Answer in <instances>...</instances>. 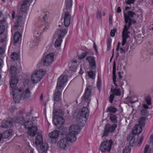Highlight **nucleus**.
<instances>
[{
	"mask_svg": "<svg viewBox=\"0 0 153 153\" xmlns=\"http://www.w3.org/2000/svg\"><path fill=\"white\" fill-rule=\"evenodd\" d=\"M102 13L100 11L98 10L97 13V18L98 19H101L102 18Z\"/></svg>",
	"mask_w": 153,
	"mask_h": 153,
	"instance_id": "09e8293b",
	"label": "nucleus"
},
{
	"mask_svg": "<svg viewBox=\"0 0 153 153\" xmlns=\"http://www.w3.org/2000/svg\"><path fill=\"white\" fill-rule=\"evenodd\" d=\"M65 4L67 10L69 9L72 7V0H65Z\"/></svg>",
	"mask_w": 153,
	"mask_h": 153,
	"instance_id": "c9c22d12",
	"label": "nucleus"
},
{
	"mask_svg": "<svg viewBox=\"0 0 153 153\" xmlns=\"http://www.w3.org/2000/svg\"><path fill=\"white\" fill-rule=\"evenodd\" d=\"M11 58L13 60H18L19 58L18 54L15 52H13L11 55Z\"/></svg>",
	"mask_w": 153,
	"mask_h": 153,
	"instance_id": "58836bf2",
	"label": "nucleus"
},
{
	"mask_svg": "<svg viewBox=\"0 0 153 153\" xmlns=\"http://www.w3.org/2000/svg\"><path fill=\"white\" fill-rule=\"evenodd\" d=\"M125 22L126 25L128 24V28H130L132 23L134 24L136 23V22L134 19H129L127 18L126 16H124Z\"/></svg>",
	"mask_w": 153,
	"mask_h": 153,
	"instance_id": "bb28decb",
	"label": "nucleus"
},
{
	"mask_svg": "<svg viewBox=\"0 0 153 153\" xmlns=\"http://www.w3.org/2000/svg\"><path fill=\"white\" fill-rule=\"evenodd\" d=\"M140 114L146 116L148 115V112L147 110L143 108L140 112Z\"/></svg>",
	"mask_w": 153,
	"mask_h": 153,
	"instance_id": "c03bdc74",
	"label": "nucleus"
},
{
	"mask_svg": "<svg viewBox=\"0 0 153 153\" xmlns=\"http://www.w3.org/2000/svg\"><path fill=\"white\" fill-rule=\"evenodd\" d=\"M21 35L19 32H15L13 37L14 43L18 42L19 40L21 38Z\"/></svg>",
	"mask_w": 153,
	"mask_h": 153,
	"instance_id": "7c9ffc66",
	"label": "nucleus"
},
{
	"mask_svg": "<svg viewBox=\"0 0 153 153\" xmlns=\"http://www.w3.org/2000/svg\"><path fill=\"white\" fill-rule=\"evenodd\" d=\"M20 25V23L16 21L15 23V25L14 26V28L15 30H17L19 28V27Z\"/></svg>",
	"mask_w": 153,
	"mask_h": 153,
	"instance_id": "de8ad7c7",
	"label": "nucleus"
},
{
	"mask_svg": "<svg viewBox=\"0 0 153 153\" xmlns=\"http://www.w3.org/2000/svg\"><path fill=\"white\" fill-rule=\"evenodd\" d=\"M91 88L90 85L87 86L85 89V92L84 95L82 97V101L85 103V105H86L88 106L90 102L91 99L90 97L91 94Z\"/></svg>",
	"mask_w": 153,
	"mask_h": 153,
	"instance_id": "39448f33",
	"label": "nucleus"
},
{
	"mask_svg": "<svg viewBox=\"0 0 153 153\" xmlns=\"http://www.w3.org/2000/svg\"><path fill=\"white\" fill-rule=\"evenodd\" d=\"M40 146V148L42 151H45L47 150L48 149V145L46 143H43L41 144Z\"/></svg>",
	"mask_w": 153,
	"mask_h": 153,
	"instance_id": "ea45409f",
	"label": "nucleus"
},
{
	"mask_svg": "<svg viewBox=\"0 0 153 153\" xmlns=\"http://www.w3.org/2000/svg\"><path fill=\"white\" fill-rule=\"evenodd\" d=\"M64 22V25L66 27H69L71 19V16L69 13L68 11H65L64 13L63 16Z\"/></svg>",
	"mask_w": 153,
	"mask_h": 153,
	"instance_id": "f8f14e48",
	"label": "nucleus"
},
{
	"mask_svg": "<svg viewBox=\"0 0 153 153\" xmlns=\"http://www.w3.org/2000/svg\"><path fill=\"white\" fill-rule=\"evenodd\" d=\"M123 15L130 19H132L136 16L135 13L133 10H128L127 13L123 11Z\"/></svg>",
	"mask_w": 153,
	"mask_h": 153,
	"instance_id": "412c9836",
	"label": "nucleus"
},
{
	"mask_svg": "<svg viewBox=\"0 0 153 153\" xmlns=\"http://www.w3.org/2000/svg\"><path fill=\"white\" fill-rule=\"evenodd\" d=\"M13 124V122L12 120L10 119H8L3 121L1 126L3 128H7L8 127H11Z\"/></svg>",
	"mask_w": 153,
	"mask_h": 153,
	"instance_id": "6ab92c4d",
	"label": "nucleus"
},
{
	"mask_svg": "<svg viewBox=\"0 0 153 153\" xmlns=\"http://www.w3.org/2000/svg\"><path fill=\"white\" fill-rule=\"evenodd\" d=\"M89 114L88 109L86 107L82 108L79 112L76 117L77 124L81 126H84L88 119Z\"/></svg>",
	"mask_w": 153,
	"mask_h": 153,
	"instance_id": "f03ea898",
	"label": "nucleus"
},
{
	"mask_svg": "<svg viewBox=\"0 0 153 153\" xmlns=\"http://www.w3.org/2000/svg\"><path fill=\"white\" fill-rule=\"evenodd\" d=\"M112 16L109 15V24L112 25Z\"/></svg>",
	"mask_w": 153,
	"mask_h": 153,
	"instance_id": "e2e57ef3",
	"label": "nucleus"
},
{
	"mask_svg": "<svg viewBox=\"0 0 153 153\" xmlns=\"http://www.w3.org/2000/svg\"><path fill=\"white\" fill-rule=\"evenodd\" d=\"M97 85L98 89L100 90L101 85V82L100 81L98 80L97 82Z\"/></svg>",
	"mask_w": 153,
	"mask_h": 153,
	"instance_id": "6e6d98bb",
	"label": "nucleus"
},
{
	"mask_svg": "<svg viewBox=\"0 0 153 153\" xmlns=\"http://www.w3.org/2000/svg\"><path fill=\"white\" fill-rule=\"evenodd\" d=\"M54 55L53 53H50L46 55L42 60L44 66H48L51 64L53 61Z\"/></svg>",
	"mask_w": 153,
	"mask_h": 153,
	"instance_id": "9b49d317",
	"label": "nucleus"
},
{
	"mask_svg": "<svg viewBox=\"0 0 153 153\" xmlns=\"http://www.w3.org/2000/svg\"><path fill=\"white\" fill-rule=\"evenodd\" d=\"M113 144L111 140H106L102 142L100 146V149L102 152L107 151L109 152Z\"/></svg>",
	"mask_w": 153,
	"mask_h": 153,
	"instance_id": "1a4fd4ad",
	"label": "nucleus"
},
{
	"mask_svg": "<svg viewBox=\"0 0 153 153\" xmlns=\"http://www.w3.org/2000/svg\"><path fill=\"white\" fill-rule=\"evenodd\" d=\"M63 115L62 111L61 110H59L53 112V123L59 129L63 125L65 122V120L62 117Z\"/></svg>",
	"mask_w": 153,
	"mask_h": 153,
	"instance_id": "7ed1b4c3",
	"label": "nucleus"
},
{
	"mask_svg": "<svg viewBox=\"0 0 153 153\" xmlns=\"http://www.w3.org/2000/svg\"><path fill=\"white\" fill-rule=\"evenodd\" d=\"M10 74L11 76L10 84L11 88L16 86L19 81V78L17 76L16 68L13 66H12L9 69Z\"/></svg>",
	"mask_w": 153,
	"mask_h": 153,
	"instance_id": "20e7f679",
	"label": "nucleus"
},
{
	"mask_svg": "<svg viewBox=\"0 0 153 153\" xmlns=\"http://www.w3.org/2000/svg\"><path fill=\"white\" fill-rule=\"evenodd\" d=\"M129 36L128 35H127V33H126V34H125L124 33H122V38L123 39H125L126 40L127 39L128 37Z\"/></svg>",
	"mask_w": 153,
	"mask_h": 153,
	"instance_id": "13d9d810",
	"label": "nucleus"
},
{
	"mask_svg": "<svg viewBox=\"0 0 153 153\" xmlns=\"http://www.w3.org/2000/svg\"><path fill=\"white\" fill-rule=\"evenodd\" d=\"M59 135V131L58 130H55L50 133L48 135L51 139H54V141L56 142V139L57 138Z\"/></svg>",
	"mask_w": 153,
	"mask_h": 153,
	"instance_id": "b1692460",
	"label": "nucleus"
},
{
	"mask_svg": "<svg viewBox=\"0 0 153 153\" xmlns=\"http://www.w3.org/2000/svg\"><path fill=\"white\" fill-rule=\"evenodd\" d=\"M109 118L110 120L112 123H116L117 122V117L116 115L110 113L109 114Z\"/></svg>",
	"mask_w": 153,
	"mask_h": 153,
	"instance_id": "72a5a7b5",
	"label": "nucleus"
},
{
	"mask_svg": "<svg viewBox=\"0 0 153 153\" xmlns=\"http://www.w3.org/2000/svg\"><path fill=\"white\" fill-rule=\"evenodd\" d=\"M87 53L86 52H84L82 53L79 56V58L80 59H82L84 58L87 56Z\"/></svg>",
	"mask_w": 153,
	"mask_h": 153,
	"instance_id": "a18cd8bd",
	"label": "nucleus"
},
{
	"mask_svg": "<svg viewBox=\"0 0 153 153\" xmlns=\"http://www.w3.org/2000/svg\"><path fill=\"white\" fill-rule=\"evenodd\" d=\"M37 131V128L35 126H32L31 127L28 128V133L29 135L31 137L35 136Z\"/></svg>",
	"mask_w": 153,
	"mask_h": 153,
	"instance_id": "aec40b11",
	"label": "nucleus"
},
{
	"mask_svg": "<svg viewBox=\"0 0 153 153\" xmlns=\"http://www.w3.org/2000/svg\"><path fill=\"white\" fill-rule=\"evenodd\" d=\"M129 28H128V26H127V25H125L124 26L123 30V31L122 33H125L127 32L128 31Z\"/></svg>",
	"mask_w": 153,
	"mask_h": 153,
	"instance_id": "864d4df0",
	"label": "nucleus"
},
{
	"mask_svg": "<svg viewBox=\"0 0 153 153\" xmlns=\"http://www.w3.org/2000/svg\"><path fill=\"white\" fill-rule=\"evenodd\" d=\"M61 89H58L56 88L54 91V92L53 93V99L56 101L58 102L61 99V92H60L59 90H61Z\"/></svg>",
	"mask_w": 153,
	"mask_h": 153,
	"instance_id": "a211bd4d",
	"label": "nucleus"
},
{
	"mask_svg": "<svg viewBox=\"0 0 153 153\" xmlns=\"http://www.w3.org/2000/svg\"><path fill=\"white\" fill-rule=\"evenodd\" d=\"M29 1V0H24L23 4L21 5L20 9V11L22 12H25L28 9L27 4Z\"/></svg>",
	"mask_w": 153,
	"mask_h": 153,
	"instance_id": "c85d7f7f",
	"label": "nucleus"
},
{
	"mask_svg": "<svg viewBox=\"0 0 153 153\" xmlns=\"http://www.w3.org/2000/svg\"><path fill=\"white\" fill-rule=\"evenodd\" d=\"M80 130L79 127L76 124L72 125L69 129V133L77 134Z\"/></svg>",
	"mask_w": 153,
	"mask_h": 153,
	"instance_id": "f3484780",
	"label": "nucleus"
},
{
	"mask_svg": "<svg viewBox=\"0 0 153 153\" xmlns=\"http://www.w3.org/2000/svg\"><path fill=\"white\" fill-rule=\"evenodd\" d=\"M135 0H128L126 1V3L128 4H134Z\"/></svg>",
	"mask_w": 153,
	"mask_h": 153,
	"instance_id": "5fc2aeb1",
	"label": "nucleus"
},
{
	"mask_svg": "<svg viewBox=\"0 0 153 153\" xmlns=\"http://www.w3.org/2000/svg\"><path fill=\"white\" fill-rule=\"evenodd\" d=\"M11 88L13 92L12 94L13 100L16 103H18L22 98L24 101H26L30 97L31 93L28 88L26 89L24 91L21 88H15V87Z\"/></svg>",
	"mask_w": 153,
	"mask_h": 153,
	"instance_id": "f257e3e1",
	"label": "nucleus"
},
{
	"mask_svg": "<svg viewBox=\"0 0 153 153\" xmlns=\"http://www.w3.org/2000/svg\"><path fill=\"white\" fill-rule=\"evenodd\" d=\"M143 109H145L146 110V109H148L149 108L148 106L145 104H143Z\"/></svg>",
	"mask_w": 153,
	"mask_h": 153,
	"instance_id": "774afa93",
	"label": "nucleus"
},
{
	"mask_svg": "<svg viewBox=\"0 0 153 153\" xmlns=\"http://www.w3.org/2000/svg\"><path fill=\"white\" fill-rule=\"evenodd\" d=\"M67 81V76L65 75L60 76L58 79L56 88L61 89L65 85V83Z\"/></svg>",
	"mask_w": 153,
	"mask_h": 153,
	"instance_id": "9d476101",
	"label": "nucleus"
},
{
	"mask_svg": "<svg viewBox=\"0 0 153 153\" xmlns=\"http://www.w3.org/2000/svg\"><path fill=\"white\" fill-rule=\"evenodd\" d=\"M5 52V46L4 47H0V55L4 54Z\"/></svg>",
	"mask_w": 153,
	"mask_h": 153,
	"instance_id": "603ef678",
	"label": "nucleus"
},
{
	"mask_svg": "<svg viewBox=\"0 0 153 153\" xmlns=\"http://www.w3.org/2000/svg\"><path fill=\"white\" fill-rule=\"evenodd\" d=\"M6 24V21L4 19L1 20L0 21V25L5 24Z\"/></svg>",
	"mask_w": 153,
	"mask_h": 153,
	"instance_id": "0e129e2a",
	"label": "nucleus"
},
{
	"mask_svg": "<svg viewBox=\"0 0 153 153\" xmlns=\"http://www.w3.org/2000/svg\"><path fill=\"white\" fill-rule=\"evenodd\" d=\"M116 63L115 62V61L114 60V63L113 64V71H112V78H113V80L114 84L115 85V86L117 87V84L116 83L117 82V81L116 80Z\"/></svg>",
	"mask_w": 153,
	"mask_h": 153,
	"instance_id": "4be33fe9",
	"label": "nucleus"
},
{
	"mask_svg": "<svg viewBox=\"0 0 153 153\" xmlns=\"http://www.w3.org/2000/svg\"><path fill=\"white\" fill-rule=\"evenodd\" d=\"M67 29L61 28L57 31L58 37L55 43L56 47H58L60 46L62 41V38L67 33Z\"/></svg>",
	"mask_w": 153,
	"mask_h": 153,
	"instance_id": "0eeeda50",
	"label": "nucleus"
},
{
	"mask_svg": "<svg viewBox=\"0 0 153 153\" xmlns=\"http://www.w3.org/2000/svg\"><path fill=\"white\" fill-rule=\"evenodd\" d=\"M117 74L118 75V77L119 79H121L123 78V76H122L121 75V72H118L117 73Z\"/></svg>",
	"mask_w": 153,
	"mask_h": 153,
	"instance_id": "338daca9",
	"label": "nucleus"
},
{
	"mask_svg": "<svg viewBox=\"0 0 153 153\" xmlns=\"http://www.w3.org/2000/svg\"><path fill=\"white\" fill-rule=\"evenodd\" d=\"M110 92H111V94L109 97V102L112 103L114 98L115 95L119 96L121 95V92L120 89H113L112 88L111 89Z\"/></svg>",
	"mask_w": 153,
	"mask_h": 153,
	"instance_id": "ddd939ff",
	"label": "nucleus"
},
{
	"mask_svg": "<svg viewBox=\"0 0 153 153\" xmlns=\"http://www.w3.org/2000/svg\"><path fill=\"white\" fill-rule=\"evenodd\" d=\"M25 120L23 117H19L17 118L15 120V122L16 123L22 124L24 123Z\"/></svg>",
	"mask_w": 153,
	"mask_h": 153,
	"instance_id": "4c0bfd02",
	"label": "nucleus"
},
{
	"mask_svg": "<svg viewBox=\"0 0 153 153\" xmlns=\"http://www.w3.org/2000/svg\"><path fill=\"white\" fill-rule=\"evenodd\" d=\"M33 123L32 122V121L28 120L25 122L24 123V125L25 126V127L26 128H28L32 126H33Z\"/></svg>",
	"mask_w": 153,
	"mask_h": 153,
	"instance_id": "e433bc0d",
	"label": "nucleus"
},
{
	"mask_svg": "<svg viewBox=\"0 0 153 153\" xmlns=\"http://www.w3.org/2000/svg\"><path fill=\"white\" fill-rule=\"evenodd\" d=\"M5 27L4 25H0V35L2 34L4 31Z\"/></svg>",
	"mask_w": 153,
	"mask_h": 153,
	"instance_id": "8fccbe9b",
	"label": "nucleus"
},
{
	"mask_svg": "<svg viewBox=\"0 0 153 153\" xmlns=\"http://www.w3.org/2000/svg\"><path fill=\"white\" fill-rule=\"evenodd\" d=\"M74 134L69 133L66 135V139L68 140V141H69L71 143H73L76 140V137Z\"/></svg>",
	"mask_w": 153,
	"mask_h": 153,
	"instance_id": "a878e982",
	"label": "nucleus"
},
{
	"mask_svg": "<svg viewBox=\"0 0 153 153\" xmlns=\"http://www.w3.org/2000/svg\"><path fill=\"white\" fill-rule=\"evenodd\" d=\"M36 44L35 41L32 40H31L30 42H28L27 45L30 47L33 48L36 45Z\"/></svg>",
	"mask_w": 153,
	"mask_h": 153,
	"instance_id": "79ce46f5",
	"label": "nucleus"
},
{
	"mask_svg": "<svg viewBox=\"0 0 153 153\" xmlns=\"http://www.w3.org/2000/svg\"><path fill=\"white\" fill-rule=\"evenodd\" d=\"M142 131V128L138 125H135L134 127L133 128L132 133L131 134L134 135H138L140 134Z\"/></svg>",
	"mask_w": 153,
	"mask_h": 153,
	"instance_id": "5701e85b",
	"label": "nucleus"
},
{
	"mask_svg": "<svg viewBox=\"0 0 153 153\" xmlns=\"http://www.w3.org/2000/svg\"><path fill=\"white\" fill-rule=\"evenodd\" d=\"M48 13L47 12H43L41 14L43 19V22L44 23V27L42 29L43 31H45L48 28V25L47 23L48 16Z\"/></svg>",
	"mask_w": 153,
	"mask_h": 153,
	"instance_id": "dca6fc26",
	"label": "nucleus"
},
{
	"mask_svg": "<svg viewBox=\"0 0 153 153\" xmlns=\"http://www.w3.org/2000/svg\"><path fill=\"white\" fill-rule=\"evenodd\" d=\"M3 139L8 138L12 134V132L10 130H6L1 134Z\"/></svg>",
	"mask_w": 153,
	"mask_h": 153,
	"instance_id": "c756f323",
	"label": "nucleus"
},
{
	"mask_svg": "<svg viewBox=\"0 0 153 153\" xmlns=\"http://www.w3.org/2000/svg\"><path fill=\"white\" fill-rule=\"evenodd\" d=\"M22 19V16H19L18 17L17 21V22H21V20Z\"/></svg>",
	"mask_w": 153,
	"mask_h": 153,
	"instance_id": "69168bd1",
	"label": "nucleus"
},
{
	"mask_svg": "<svg viewBox=\"0 0 153 153\" xmlns=\"http://www.w3.org/2000/svg\"><path fill=\"white\" fill-rule=\"evenodd\" d=\"M86 60L88 62L91 67H94L96 66V62L94 57L88 56L86 57Z\"/></svg>",
	"mask_w": 153,
	"mask_h": 153,
	"instance_id": "cd10ccee",
	"label": "nucleus"
},
{
	"mask_svg": "<svg viewBox=\"0 0 153 153\" xmlns=\"http://www.w3.org/2000/svg\"><path fill=\"white\" fill-rule=\"evenodd\" d=\"M146 117H141L140 118L139 120V123L140 124V126L144 127L146 125Z\"/></svg>",
	"mask_w": 153,
	"mask_h": 153,
	"instance_id": "473e14b6",
	"label": "nucleus"
},
{
	"mask_svg": "<svg viewBox=\"0 0 153 153\" xmlns=\"http://www.w3.org/2000/svg\"><path fill=\"white\" fill-rule=\"evenodd\" d=\"M77 69L76 66H72L70 67V70L73 72H75Z\"/></svg>",
	"mask_w": 153,
	"mask_h": 153,
	"instance_id": "4d7b16f0",
	"label": "nucleus"
},
{
	"mask_svg": "<svg viewBox=\"0 0 153 153\" xmlns=\"http://www.w3.org/2000/svg\"><path fill=\"white\" fill-rule=\"evenodd\" d=\"M143 137L142 136L141 137L140 140H139V142H138V143L137 144V145L138 146H140V145L141 144L142 141H143Z\"/></svg>",
	"mask_w": 153,
	"mask_h": 153,
	"instance_id": "052dcab7",
	"label": "nucleus"
},
{
	"mask_svg": "<svg viewBox=\"0 0 153 153\" xmlns=\"http://www.w3.org/2000/svg\"><path fill=\"white\" fill-rule=\"evenodd\" d=\"M45 71L42 70L37 71L32 74L31 80L33 83H36L39 81L44 76Z\"/></svg>",
	"mask_w": 153,
	"mask_h": 153,
	"instance_id": "423d86ee",
	"label": "nucleus"
},
{
	"mask_svg": "<svg viewBox=\"0 0 153 153\" xmlns=\"http://www.w3.org/2000/svg\"><path fill=\"white\" fill-rule=\"evenodd\" d=\"M146 101L147 104L149 105L151 104V100L149 98H146Z\"/></svg>",
	"mask_w": 153,
	"mask_h": 153,
	"instance_id": "bf43d9fd",
	"label": "nucleus"
},
{
	"mask_svg": "<svg viewBox=\"0 0 153 153\" xmlns=\"http://www.w3.org/2000/svg\"><path fill=\"white\" fill-rule=\"evenodd\" d=\"M139 137V135H134L133 134H130L128 136L127 140L129 141V143L131 146H133L134 144L137 142V138Z\"/></svg>",
	"mask_w": 153,
	"mask_h": 153,
	"instance_id": "2eb2a0df",
	"label": "nucleus"
},
{
	"mask_svg": "<svg viewBox=\"0 0 153 153\" xmlns=\"http://www.w3.org/2000/svg\"><path fill=\"white\" fill-rule=\"evenodd\" d=\"M149 146L148 145H146L145 147L144 153H147Z\"/></svg>",
	"mask_w": 153,
	"mask_h": 153,
	"instance_id": "680f3d73",
	"label": "nucleus"
},
{
	"mask_svg": "<svg viewBox=\"0 0 153 153\" xmlns=\"http://www.w3.org/2000/svg\"><path fill=\"white\" fill-rule=\"evenodd\" d=\"M111 39L110 38H108L107 39V51H108L110 49L111 47Z\"/></svg>",
	"mask_w": 153,
	"mask_h": 153,
	"instance_id": "37998d69",
	"label": "nucleus"
},
{
	"mask_svg": "<svg viewBox=\"0 0 153 153\" xmlns=\"http://www.w3.org/2000/svg\"><path fill=\"white\" fill-rule=\"evenodd\" d=\"M117 127V125L116 123H114L112 125L109 124L105 125L102 137L104 136H107L109 133H112L114 132Z\"/></svg>",
	"mask_w": 153,
	"mask_h": 153,
	"instance_id": "6e6552de",
	"label": "nucleus"
},
{
	"mask_svg": "<svg viewBox=\"0 0 153 153\" xmlns=\"http://www.w3.org/2000/svg\"><path fill=\"white\" fill-rule=\"evenodd\" d=\"M43 142L42 135L39 132L37 133V135L35 138V143L36 145H40Z\"/></svg>",
	"mask_w": 153,
	"mask_h": 153,
	"instance_id": "393cba45",
	"label": "nucleus"
},
{
	"mask_svg": "<svg viewBox=\"0 0 153 153\" xmlns=\"http://www.w3.org/2000/svg\"><path fill=\"white\" fill-rule=\"evenodd\" d=\"M131 149L129 147H126L123 152L122 153H130Z\"/></svg>",
	"mask_w": 153,
	"mask_h": 153,
	"instance_id": "49530a36",
	"label": "nucleus"
},
{
	"mask_svg": "<svg viewBox=\"0 0 153 153\" xmlns=\"http://www.w3.org/2000/svg\"><path fill=\"white\" fill-rule=\"evenodd\" d=\"M95 74L93 71H90L88 72V75L89 77L93 79L95 78Z\"/></svg>",
	"mask_w": 153,
	"mask_h": 153,
	"instance_id": "a19ab883",
	"label": "nucleus"
},
{
	"mask_svg": "<svg viewBox=\"0 0 153 153\" xmlns=\"http://www.w3.org/2000/svg\"><path fill=\"white\" fill-rule=\"evenodd\" d=\"M117 31V29H112L110 32V35L112 37H114L115 35V32Z\"/></svg>",
	"mask_w": 153,
	"mask_h": 153,
	"instance_id": "3c124183",
	"label": "nucleus"
},
{
	"mask_svg": "<svg viewBox=\"0 0 153 153\" xmlns=\"http://www.w3.org/2000/svg\"><path fill=\"white\" fill-rule=\"evenodd\" d=\"M37 117H34L32 114L31 112L27 113L26 114V119L29 120H34Z\"/></svg>",
	"mask_w": 153,
	"mask_h": 153,
	"instance_id": "f704fd0d",
	"label": "nucleus"
},
{
	"mask_svg": "<svg viewBox=\"0 0 153 153\" xmlns=\"http://www.w3.org/2000/svg\"><path fill=\"white\" fill-rule=\"evenodd\" d=\"M117 111V109L115 107L111 106L107 107L106 110V112H110L112 113H115Z\"/></svg>",
	"mask_w": 153,
	"mask_h": 153,
	"instance_id": "2f4dec72",
	"label": "nucleus"
},
{
	"mask_svg": "<svg viewBox=\"0 0 153 153\" xmlns=\"http://www.w3.org/2000/svg\"><path fill=\"white\" fill-rule=\"evenodd\" d=\"M68 142L66 138H63L59 140L57 146L64 150H66L68 148Z\"/></svg>",
	"mask_w": 153,
	"mask_h": 153,
	"instance_id": "4468645a",
	"label": "nucleus"
}]
</instances>
